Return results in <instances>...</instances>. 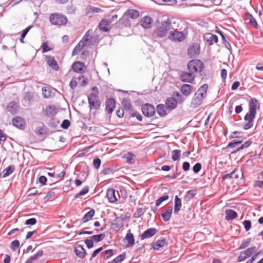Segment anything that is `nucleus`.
<instances>
[{"instance_id": "1", "label": "nucleus", "mask_w": 263, "mask_h": 263, "mask_svg": "<svg viewBox=\"0 0 263 263\" xmlns=\"http://www.w3.org/2000/svg\"><path fill=\"white\" fill-rule=\"evenodd\" d=\"M257 105L259 107L258 101L255 98H252L249 101V112L247 113L244 117V120L247 122L243 125V128L245 130L249 129L253 126Z\"/></svg>"}, {"instance_id": "2", "label": "nucleus", "mask_w": 263, "mask_h": 263, "mask_svg": "<svg viewBox=\"0 0 263 263\" xmlns=\"http://www.w3.org/2000/svg\"><path fill=\"white\" fill-rule=\"evenodd\" d=\"M176 23V21L173 18H167L162 21L157 27V36L159 37L165 36L169 31L174 29L173 24L175 25Z\"/></svg>"}, {"instance_id": "3", "label": "nucleus", "mask_w": 263, "mask_h": 263, "mask_svg": "<svg viewBox=\"0 0 263 263\" xmlns=\"http://www.w3.org/2000/svg\"><path fill=\"white\" fill-rule=\"evenodd\" d=\"M208 87V84H204L194 94L191 102V105L193 107L196 108L202 104L203 99L206 95Z\"/></svg>"}, {"instance_id": "4", "label": "nucleus", "mask_w": 263, "mask_h": 263, "mask_svg": "<svg viewBox=\"0 0 263 263\" xmlns=\"http://www.w3.org/2000/svg\"><path fill=\"white\" fill-rule=\"evenodd\" d=\"M92 92L88 96V101L90 110L98 109L101 103L99 98V91L97 86H93L91 88Z\"/></svg>"}, {"instance_id": "5", "label": "nucleus", "mask_w": 263, "mask_h": 263, "mask_svg": "<svg viewBox=\"0 0 263 263\" xmlns=\"http://www.w3.org/2000/svg\"><path fill=\"white\" fill-rule=\"evenodd\" d=\"M204 66L203 63L199 60H192L187 64V68L190 72H200Z\"/></svg>"}, {"instance_id": "6", "label": "nucleus", "mask_w": 263, "mask_h": 263, "mask_svg": "<svg viewBox=\"0 0 263 263\" xmlns=\"http://www.w3.org/2000/svg\"><path fill=\"white\" fill-rule=\"evenodd\" d=\"M49 20L51 23L54 25L62 26L66 25L67 23V18L65 15L58 13L51 14Z\"/></svg>"}, {"instance_id": "7", "label": "nucleus", "mask_w": 263, "mask_h": 263, "mask_svg": "<svg viewBox=\"0 0 263 263\" xmlns=\"http://www.w3.org/2000/svg\"><path fill=\"white\" fill-rule=\"evenodd\" d=\"M168 39L174 42H181L185 39V34L182 31H179L177 28L173 29L169 32Z\"/></svg>"}, {"instance_id": "8", "label": "nucleus", "mask_w": 263, "mask_h": 263, "mask_svg": "<svg viewBox=\"0 0 263 263\" xmlns=\"http://www.w3.org/2000/svg\"><path fill=\"white\" fill-rule=\"evenodd\" d=\"M141 109L143 114L147 117H151L155 114L154 106L148 103L143 105Z\"/></svg>"}, {"instance_id": "9", "label": "nucleus", "mask_w": 263, "mask_h": 263, "mask_svg": "<svg viewBox=\"0 0 263 263\" xmlns=\"http://www.w3.org/2000/svg\"><path fill=\"white\" fill-rule=\"evenodd\" d=\"M200 47L197 44H193L187 49V54L191 58L197 57L200 53Z\"/></svg>"}, {"instance_id": "10", "label": "nucleus", "mask_w": 263, "mask_h": 263, "mask_svg": "<svg viewBox=\"0 0 263 263\" xmlns=\"http://www.w3.org/2000/svg\"><path fill=\"white\" fill-rule=\"evenodd\" d=\"M58 112V108L54 105L47 106L43 110V114L49 117L54 116Z\"/></svg>"}, {"instance_id": "11", "label": "nucleus", "mask_w": 263, "mask_h": 263, "mask_svg": "<svg viewBox=\"0 0 263 263\" xmlns=\"http://www.w3.org/2000/svg\"><path fill=\"white\" fill-rule=\"evenodd\" d=\"M106 110L108 114H111L115 108L116 101L112 98H110L106 101Z\"/></svg>"}, {"instance_id": "12", "label": "nucleus", "mask_w": 263, "mask_h": 263, "mask_svg": "<svg viewBox=\"0 0 263 263\" xmlns=\"http://www.w3.org/2000/svg\"><path fill=\"white\" fill-rule=\"evenodd\" d=\"M195 79V75L192 72H183L180 76V80L182 82L191 83Z\"/></svg>"}, {"instance_id": "13", "label": "nucleus", "mask_w": 263, "mask_h": 263, "mask_svg": "<svg viewBox=\"0 0 263 263\" xmlns=\"http://www.w3.org/2000/svg\"><path fill=\"white\" fill-rule=\"evenodd\" d=\"M74 252L77 256L81 259L84 258L87 254L86 250L81 245H77L75 247Z\"/></svg>"}, {"instance_id": "14", "label": "nucleus", "mask_w": 263, "mask_h": 263, "mask_svg": "<svg viewBox=\"0 0 263 263\" xmlns=\"http://www.w3.org/2000/svg\"><path fill=\"white\" fill-rule=\"evenodd\" d=\"M158 232V230L154 228H151L147 229L145 230L141 235V239L142 240L149 238L155 235L157 232Z\"/></svg>"}, {"instance_id": "15", "label": "nucleus", "mask_w": 263, "mask_h": 263, "mask_svg": "<svg viewBox=\"0 0 263 263\" xmlns=\"http://www.w3.org/2000/svg\"><path fill=\"white\" fill-rule=\"evenodd\" d=\"M84 64L80 61H77L73 63L72 68L73 70L77 73H82L84 72Z\"/></svg>"}, {"instance_id": "16", "label": "nucleus", "mask_w": 263, "mask_h": 263, "mask_svg": "<svg viewBox=\"0 0 263 263\" xmlns=\"http://www.w3.org/2000/svg\"><path fill=\"white\" fill-rule=\"evenodd\" d=\"M18 110L17 103L14 101H11L8 103L6 107V111L12 115H15Z\"/></svg>"}, {"instance_id": "17", "label": "nucleus", "mask_w": 263, "mask_h": 263, "mask_svg": "<svg viewBox=\"0 0 263 263\" xmlns=\"http://www.w3.org/2000/svg\"><path fill=\"white\" fill-rule=\"evenodd\" d=\"M178 103V102L176 98L174 97H169L166 100L165 106L168 109L173 110L176 108Z\"/></svg>"}, {"instance_id": "18", "label": "nucleus", "mask_w": 263, "mask_h": 263, "mask_svg": "<svg viewBox=\"0 0 263 263\" xmlns=\"http://www.w3.org/2000/svg\"><path fill=\"white\" fill-rule=\"evenodd\" d=\"M111 23V21H109V20H102L99 23L100 29L104 32H108L110 29L109 25Z\"/></svg>"}, {"instance_id": "19", "label": "nucleus", "mask_w": 263, "mask_h": 263, "mask_svg": "<svg viewBox=\"0 0 263 263\" xmlns=\"http://www.w3.org/2000/svg\"><path fill=\"white\" fill-rule=\"evenodd\" d=\"M204 39L210 45H212L214 43H217L218 41V36L210 33L206 34Z\"/></svg>"}, {"instance_id": "20", "label": "nucleus", "mask_w": 263, "mask_h": 263, "mask_svg": "<svg viewBox=\"0 0 263 263\" xmlns=\"http://www.w3.org/2000/svg\"><path fill=\"white\" fill-rule=\"evenodd\" d=\"M153 19L149 16H144L141 21V25L144 28H149L152 27Z\"/></svg>"}, {"instance_id": "21", "label": "nucleus", "mask_w": 263, "mask_h": 263, "mask_svg": "<svg viewBox=\"0 0 263 263\" xmlns=\"http://www.w3.org/2000/svg\"><path fill=\"white\" fill-rule=\"evenodd\" d=\"M106 195L110 202L115 203L117 201L116 190L114 189H109L107 191Z\"/></svg>"}, {"instance_id": "22", "label": "nucleus", "mask_w": 263, "mask_h": 263, "mask_svg": "<svg viewBox=\"0 0 263 263\" xmlns=\"http://www.w3.org/2000/svg\"><path fill=\"white\" fill-rule=\"evenodd\" d=\"M193 87L190 84H183L180 88L181 92L185 96H189L192 92Z\"/></svg>"}, {"instance_id": "23", "label": "nucleus", "mask_w": 263, "mask_h": 263, "mask_svg": "<svg viewBox=\"0 0 263 263\" xmlns=\"http://www.w3.org/2000/svg\"><path fill=\"white\" fill-rule=\"evenodd\" d=\"M166 240L163 238L161 239H158L156 242L152 243V248L156 250L159 249L166 245Z\"/></svg>"}, {"instance_id": "24", "label": "nucleus", "mask_w": 263, "mask_h": 263, "mask_svg": "<svg viewBox=\"0 0 263 263\" xmlns=\"http://www.w3.org/2000/svg\"><path fill=\"white\" fill-rule=\"evenodd\" d=\"M47 63L48 65L51 67L53 70L58 71L59 69V66L58 63L53 57L49 56L47 57Z\"/></svg>"}, {"instance_id": "25", "label": "nucleus", "mask_w": 263, "mask_h": 263, "mask_svg": "<svg viewBox=\"0 0 263 263\" xmlns=\"http://www.w3.org/2000/svg\"><path fill=\"white\" fill-rule=\"evenodd\" d=\"M173 208L169 206L168 209L161 213V215L164 221L167 222L169 221L171 218Z\"/></svg>"}, {"instance_id": "26", "label": "nucleus", "mask_w": 263, "mask_h": 263, "mask_svg": "<svg viewBox=\"0 0 263 263\" xmlns=\"http://www.w3.org/2000/svg\"><path fill=\"white\" fill-rule=\"evenodd\" d=\"M24 123L25 122L24 119L20 117H15L12 120L13 125L19 128L23 127Z\"/></svg>"}, {"instance_id": "27", "label": "nucleus", "mask_w": 263, "mask_h": 263, "mask_svg": "<svg viewBox=\"0 0 263 263\" xmlns=\"http://www.w3.org/2000/svg\"><path fill=\"white\" fill-rule=\"evenodd\" d=\"M125 239L127 241L128 244L126 247H132L135 245V238L134 235L129 230L125 236Z\"/></svg>"}, {"instance_id": "28", "label": "nucleus", "mask_w": 263, "mask_h": 263, "mask_svg": "<svg viewBox=\"0 0 263 263\" xmlns=\"http://www.w3.org/2000/svg\"><path fill=\"white\" fill-rule=\"evenodd\" d=\"M166 106L162 104H160L157 106V112L161 117H164L166 115Z\"/></svg>"}, {"instance_id": "29", "label": "nucleus", "mask_w": 263, "mask_h": 263, "mask_svg": "<svg viewBox=\"0 0 263 263\" xmlns=\"http://www.w3.org/2000/svg\"><path fill=\"white\" fill-rule=\"evenodd\" d=\"M226 219L227 220H233L237 217V213L235 211L229 209L226 211Z\"/></svg>"}, {"instance_id": "30", "label": "nucleus", "mask_w": 263, "mask_h": 263, "mask_svg": "<svg viewBox=\"0 0 263 263\" xmlns=\"http://www.w3.org/2000/svg\"><path fill=\"white\" fill-rule=\"evenodd\" d=\"M124 15L129 17L132 19H136L139 16L138 11L134 9H128L124 13Z\"/></svg>"}, {"instance_id": "31", "label": "nucleus", "mask_w": 263, "mask_h": 263, "mask_svg": "<svg viewBox=\"0 0 263 263\" xmlns=\"http://www.w3.org/2000/svg\"><path fill=\"white\" fill-rule=\"evenodd\" d=\"M174 213L177 214L181 209L182 203L181 200L177 195L175 197Z\"/></svg>"}, {"instance_id": "32", "label": "nucleus", "mask_w": 263, "mask_h": 263, "mask_svg": "<svg viewBox=\"0 0 263 263\" xmlns=\"http://www.w3.org/2000/svg\"><path fill=\"white\" fill-rule=\"evenodd\" d=\"M95 214V211L93 209H91L89 212L84 215L83 219L81 220V222L83 223L89 221L90 219H91Z\"/></svg>"}, {"instance_id": "33", "label": "nucleus", "mask_w": 263, "mask_h": 263, "mask_svg": "<svg viewBox=\"0 0 263 263\" xmlns=\"http://www.w3.org/2000/svg\"><path fill=\"white\" fill-rule=\"evenodd\" d=\"M15 169V167L13 165H11L5 168L3 172V177L5 178L9 176L13 173Z\"/></svg>"}, {"instance_id": "34", "label": "nucleus", "mask_w": 263, "mask_h": 263, "mask_svg": "<svg viewBox=\"0 0 263 263\" xmlns=\"http://www.w3.org/2000/svg\"><path fill=\"white\" fill-rule=\"evenodd\" d=\"M252 143V141L251 140H249L246 141L244 143L242 144L239 147H238L235 151L232 152L231 154H234L236 153L237 152H239L241 150H242L245 148H247L249 147L251 144Z\"/></svg>"}, {"instance_id": "35", "label": "nucleus", "mask_w": 263, "mask_h": 263, "mask_svg": "<svg viewBox=\"0 0 263 263\" xmlns=\"http://www.w3.org/2000/svg\"><path fill=\"white\" fill-rule=\"evenodd\" d=\"M135 155L132 153H127L124 156L126 161L129 164H133L135 162Z\"/></svg>"}, {"instance_id": "36", "label": "nucleus", "mask_w": 263, "mask_h": 263, "mask_svg": "<svg viewBox=\"0 0 263 263\" xmlns=\"http://www.w3.org/2000/svg\"><path fill=\"white\" fill-rule=\"evenodd\" d=\"M42 93L43 96L45 98H50L53 96V92L51 89L49 87H43L42 88Z\"/></svg>"}, {"instance_id": "37", "label": "nucleus", "mask_w": 263, "mask_h": 263, "mask_svg": "<svg viewBox=\"0 0 263 263\" xmlns=\"http://www.w3.org/2000/svg\"><path fill=\"white\" fill-rule=\"evenodd\" d=\"M85 46V44H83L82 42H79V43L74 48L72 52V55L75 56L78 54V53L82 49V48Z\"/></svg>"}, {"instance_id": "38", "label": "nucleus", "mask_w": 263, "mask_h": 263, "mask_svg": "<svg viewBox=\"0 0 263 263\" xmlns=\"http://www.w3.org/2000/svg\"><path fill=\"white\" fill-rule=\"evenodd\" d=\"M121 104L125 110L127 111H129L132 108V105L129 100L124 98L122 101Z\"/></svg>"}, {"instance_id": "39", "label": "nucleus", "mask_w": 263, "mask_h": 263, "mask_svg": "<svg viewBox=\"0 0 263 263\" xmlns=\"http://www.w3.org/2000/svg\"><path fill=\"white\" fill-rule=\"evenodd\" d=\"M125 253H123L122 254L118 255L115 259H112L111 261L107 263H121L125 259Z\"/></svg>"}, {"instance_id": "40", "label": "nucleus", "mask_w": 263, "mask_h": 263, "mask_svg": "<svg viewBox=\"0 0 263 263\" xmlns=\"http://www.w3.org/2000/svg\"><path fill=\"white\" fill-rule=\"evenodd\" d=\"M105 237L104 234H100L98 235H95L90 237V238L93 242H99L101 241Z\"/></svg>"}, {"instance_id": "41", "label": "nucleus", "mask_w": 263, "mask_h": 263, "mask_svg": "<svg viewBox=\"0 0 263 263\" xmlns=\"http://www.w3.org/2000/svg\"><path fill=\"white\" fill-rule=\"evenodd\" d=\"M113 250L111 249L105 250L101 253V255L104 257V259H109L113 255Z\"/></svg>"}, {"instance_id": "42", "label": "nucleus", "mask_w": 263, "mask_h": 263, "mask_svg": "<svg viewBox=\"0 0 263 263\" xmlns=\"http://www.w3.org/2000/svg\"><path fill=\"white\" fill-rule=\"evenodd\" d=\"M246 16L247 19L249 21V23L253 25L256 28H257L258 25L253 15L249 13H247L246 14Z\"/></svg>"}, {"instance_id": "43", "label": "nucleus", "mask_w": 263, "mask_h": 263, "mask_svg": "<svg viewBox=\"0 0 263 263\" xmlns=\"http://www.w3.org/2000/svg\"><path fill=\"white\" fill-rule=\"evenodd\" d=\"M33 99V96L30 92H26L24 96V100L27 103V105H29L30 102Z\"/></svg>"}, {"instance_id": "44", "label": "nucleus", "mask_w": 263, "mask_h": 263, "mask_svg": "<svg viewBox=\"0 0 263 263\" xmlns=\"http://www.w3.org/2000/svg\"><path fill=\"white\" fill-rule=\"evenodd\" d=\"M32 27V26H29L27 28H26L25 29H24L22 31L21 38H20V42L22 43H24V39L29 32V31L31 29V28Z\"/></svg>"}, {"instance_id": "45", "label": "nucleus", "mask_w": 263, "mask_h": 263, "mask_svg": "<svg viewBox=\"0 0 263 263\" xmlns=\"http://www.w3.org/2000/svg\"><path fill=\"white\" fill-rule=\"evenodd\" d=\"M196 194V192L195 191H194V190L188 191L186 192V194L184 197V199L187 201L190 200V199L194 198V197L195 196Z\"/></svg>"}, {"instance_id": "46", "label": "nucleus", "mask_w": 263, "mask_h": 263, "mask_svg": "<svg viewBox=\"0 0 263 263\" xmlns=\"http://www.w3.org/2000/svg\"><path fill=\"white\" fill-rule=\"evenodd\" d=\"M91 33L92 30H89L87 31L80 42H82V44H85V42L89 41V37L91 36Z\"/></svg>"}, {"instance_id": "47", "label": "nucleus", "mask_w": 263, "mask_h": 263, "mask_svg": "<svg viewBox=\"0 0 263 263\" xmlns=\"http://www.w3.org/2000/svg\"><path fill=\"white\" fill-rule=\"evenodd\" d=\"M89 191V187L88 186H84L78 194L75 196L76 198L80 197L81 196L86 194Z\"/></svg>"}, {"instance_id": "48", "label": "nucleus", "mask_w": 263, "mask_h": 263, "mask_svg": "<svg viewBox=\"0 0 263 263\" xmlns=\"http://www.w3.org/2000/svg\"><path fill=\"white\" fill-rule=\"evenodd\" d=\"M173 97L177 99L178 103H181L184 101V99L182 95L178 91H175L173 95Z\"/></svg>"}, {"instance_id": "49", "label": "nucleus", "mask_w": 263, "mask_h": 263, "mask_svg": "<svg viewBox=\"0 0 263 263\" xmlns=\"http://www.w3.org/2000/svg\"><path fill=\"white\" fill-rule=\"evenodd\" d=\"M242 142V140H234L232 142H230L228 144L227 147V148H233L235 147L236 146L241 144Z\"/></svg>"}, {"instance_id": "50", "label": "nucleus", "mask_w": 263, "mask_h": 263, "mask_svg": "<svg viewBox=\"0 0 263 263\" xmlns=\"http://www.w3.org/2000/svg\"><path fill=\"white\" fill-rule=\"evenodd\" d=\"M242 142V140H234L232 142H230L228 144L227 147V148H233L235 147L236 146L241 144Z\"/></svg>"}, {"instance_id": "51", "label": "nucleus", "mask_w": 263, "mask_h": 263, "mask_svg": "<svg viewBox=\"0 0 263 263\" xmlns=\"http://www.w3.org/2000/svg\"><path fill=\"white\" fill-rule=\"evenodd\" d=\"M242 142V140H234L232 142H230L228 144L227 147V148H233L235 147L236 146L241 144Z\"/></svg>"}, {"instance_id": "52", "label": "nucleus", "mask_w": 263, "mask_h": 263, "mask_svg": "<svg viewBox=\"0 0 263 263\" xmlns=\"http://www.w3.org/2000/svg\"><path fill=\"white\" fill-rule=\"evenodd\" d=\"M181 151L179 149H175L172 151V159L173 161L177 160L180 156Z\"/></svg>"}, {"instance_id": "53", "label": "nucleus", "mask_w": 263, "mask_h": 263, "mask_svg": "<svg viewBox=\"0 0 263 263\" xmlns=\"http://www.w3.org/2000/svg\"><path fill=\"white\" fill-rule=\"evenodd\" d=\"M256 247L254 246L252 247H250L246 249L245 251H243L246 255L248 257L250 256L251 255L253 254V253L256 251Z\"/></svg>"}, {"instance_id": "54", "label": "nucleus", "mask_w": 263, "mask_h": 263, "mask_svg": "<svg viewBox=\"0 0 263 263\" xmlns=\"http://www.w3.org/2000/svg\"><path fill=\"white\" fill-rule=\"evenodd\" d=\"M168 198L169 197L168 195H164L160 197L158 200H156V206H159V205H160L162 202L167 200Z\"/></svg>"}, {"instance_id": "55", "label": "nucleus", "mask_w": 263, "mask_h": 263, "mask_svg": "<svg viewBox=\"0 0 263 263\" xmlns=\"http://www.w3.org/2000/svg\"><path fill=\"white\" fill-rule=\"evenodd\" d=\"M20 247V241L18 240H15L11 242L10 248L13 251H15Z\"/></svg>"}, {"instance_id": "56", "label": "nucleus", "mask_w": 263, "mask_h": 263, "mask_svg": "<svg viewBox=\"0 0 263 263\" xmlns=\"http://www.w3.org/2000/svg\"><path fill=\"white\" fill-rule=\"evenodd\" d=\"M251 241V238H250L242 241L239 248V249H243L247 248V247L249 246Z\"/></svg>"}, {"instance_id": "57", "label": "nucleus", "mask_w": 263, "mask_h": 263, "mask_svg": "<svg viewBox=\"0 0 263 263\" xmlns=\"http://www.w3.org/2000/svg\"><path fill=\"white\" fill-rule=\"evenodd\" d=\"M144 213V210L142 208H139L137 209L136 212L134 214L135 218H139Z\"/></svg>"}, {"instance_id": "58", "label": "nucleus", "mask_w": 263, "mask_h": 263, "mask_svg": "<svg viewBox=\"0 0 263 263\" xmlns=\"http://www.w3.org/2000/svg\"><path fill=\"white\" fill-rule=\"evenodd\" d=\"M77 84H78V83H77V78L75 77H72V78L69 83V86H70V88L74 90L75 89V88L77 87Z\"/></svg>"}, {"instance_id": "59", "label": "nucleus", "mask_w": 263, "mask_h": 263, "mask_svg": "<svg viewBox=\"0 0 263 263\" xmlns=\"http://www.w3.org/2000/svg\"><path fill=\"white\" fill-rule=\"evenodd\" d=\"M243 225L246 231H248L251 228V222L249 220H245L243 221Z\"/></svg>"}, {"instance_id": "60", "label": "nucleus", "mask_w": 263, "mask_h": 263, "mask_svg": "<svg viewBox=\"0 0 263 263\" xmlns=\"http://www.w3.org/2000/svg\"><path fill=\"white\" fill-rule=\"evenodd\" d=\"M37 220L35 218H31L27 219L25 222V224L33 226L36 223Z\"/></svg>"}, {"instance_id": "61", "label": "nucleus", "mask_w": 263, "mask_h": 263, "mask_svg": "<svg viewBox=\"0 0 263 263\" xmlns=\"http://www.w3.org/2000/svg\"><path fill=\"white\" fill-rule=\"evenodd\" d=\"M101 163V160L100 158H96L94 159L93 161V165L95 168L98 169L100 166Z\"/></svg>"}, {"instance_id": "62", "label": "nucleus", "mask_w": 263, "mask_h": 263, "mask_svg": "<svg viewBox=\"0 0 263 263\" xmlns=\"http://www.w3.org/2000/svg\"><path fill=\"white\" fill-rule=\"evenodd\" d=\"M84 242L88 249H91L94 246L93 241L91 238L85 239Z\"/></svg>"}, {"instance_id": "63", "label": "nucleus", "mask_w": 263, "mask_h": 263, "mask_svg": "<svg viewBox=\"0 0 263 263\" xmlns=\"http://www.w3.org/2000/svg\"><path fill=\"white\" fill-rule=\"evenodd\" d=\"M202 167L200 163H196L193 167V171L195 173H198L200 172Z\"/></svg>"}, {"instance_id": "64", "label": "nucleus", "mask_w": 263, "mask_h": 263, "mask_svg": "<svg viewBox=\"0 0 263 263\" xmlns=\"http://www.w3.org/2000/svg\"><path fill=\"white\" fill-rule=\"evenodd\" d=\"M70 121L68 120L65 119L63 121L61 124V127L63 129H66L70 126Z\"/></svg>"}]
</instances>
